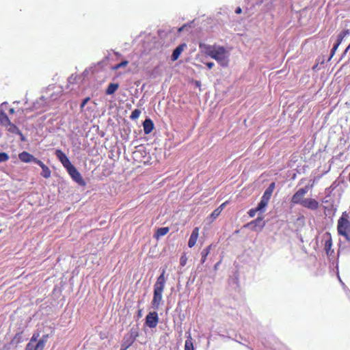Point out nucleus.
I'll return each mask as SVG.
<instances>
[{"label": "nucleus", "mask_w": 350, "mask_h": 350, "mask_svg": "<svg viewBox=\"0 0 350 350\" xmlns=\"http://www.w3.org/2000/svg\"><path fill=\"white\" fill-rule=\"evenodd\" d=\"M199 48L202 53L216 60L222 67H227L228 66L230 53L224 46L217 44L209 45L200 43Z\"/></svg>", "instance_id": "f257e3e1"}, {"label": "nucleus", "mask_w": 350, "mask_h": 350, "mask_svg": "<svg viewBox=\"0 0 350 350\" xmlns=\"http://www.w3.org/2000/svg\"><path fill=\"white\" fill-rule=\"evenodd\" d=\"M313 185H306L304 187L299 189L292 196L291 203L293 204L301 205L303 202L305 200V195L308 192L310 189L312 188Z\"/></svg>", "instance_id": "f03ea898"}, {"label": "nucleus", "mask_w": 350, "mask_h": 350, "mask_svg": "<svg viewBox=\"0 0 350 350\" xmlns=\"http://www.w3.org/2000/svg\"><path fill=\"white\" fill-rule=\"evenodd\" d=\"M137 336L138 332L136 329L132 328L129 333L124 335L121 344L120 350H126L133 344Z\"/></svg>", "instance_id": "7ed1b4c3"}, {"label": "nucleus", "mask_w": 350, "mask_h": 350, "mask_svg": "<svg viewBox=\"0 0 350 350\" xmlns=\"http://www.w3.org/2000/svg\"><path fill=\"white\" fill-rule=\"evenodd\" d=\"M49 334H45L36 342L33 344L32 342H28L25 350H43L45 345L48 340Z\"/></svg>", "instance_id": "20e7f679"}, {"label": "nucleus", "mask_w": 350, "mask_h": 350, "mask_svg": "<svg viewBox=\"0 0 350 350\" xmlns=\"http://www.w3.org/2000/svg\"><path fill=\"white\" fill-rule=\"evenodd\" d=\"M71 178L81 186H85V182L77 168L72 165L66 170Z\"/></svg>", "instance_id": "39448f33"}, {"label": "nucleus", "mask_w": 350, "mask_h": 350, "mask_svg": "<svg viewBox=\"0 0 350 350\" xmlns=\"http://www.w3.org/2000/svg\"><path fill=\"white\" fill-rule=\"evenodd\" d=\"M164 286H157L154 291V297L152 301V307L158 309L162 301V293Z\"/></svg>", "instance_id": "423d86ee"}, {"label": "nucleus", "mask_w": 350, "mask_h": 350, "mask_svg": "<svg viewBox=\"0 0 350 350\" xmlns=\"http://www.w3.org/2000/svg\"><path fill=\"white\" fill-rule=\"evenodd\" d=\"M323 241L324 242V250L327 256H331L334 253L332 247V238L331 233L329 232H325L323 237Z\"/></svg>", "instance_id": "0eeeda50"}, {"label": "nucleus", "mask_w": 350, "mask_h": 350, "mask_svg": "<svg viewBox=\"0 0 350 350\" xmlns=\"http://www.w3.org/2000/svg\"><path fill=\"white\" fill-rule=\"evenodd\" d=\"M158 321L159 318L157 312H149L146 317V325L150 328L157 327Z\"/></svg>", "instance_id": "6e6552de"}, {"label": "nucleus", "mask_w": 350, "mask_h": 350, "mask_svg": "<svg viewBox=\"0 0 350 350\" xmlns=\"http://www.w3.org/2000/svg\"><path fill=\"white\" fill-rule=\"evenodd\" d=\"M55 155L66 170L72 165L69 159L62 150H57L55 151Z\"/></svg>", "instance_id": "1a4fd4ad"}, {"label": "nucleus", "mask_w": 350, "mask_h": 350, "mask_svg": "<svg viewBox=\"0 0 350 350\" xmlns=\"http://www.w3.org/2000/svg\"><path fill=\"white\" fill-rule=\"evenodd\" d=\"M301 206L312 211H317L319 209L320 205L317 200L309 198L305 199Z\"/></svg>", "instance_id": "9d476101"}, {"label": "nucleus", "mask_w": 350, "mask_h": 350, "mask_svg": "<svg viewBox=\"0 0 350 350\" xmlns=\"http://www.w3.org/2000/svg\"><path fill=\"white\" fill-rule=\"evenodd\" d=\"M18 158L21 160V161L23 163L33 162L35 163H37V162L39 161L38 159L36 158L33 155L26 151L21 152L18 154Z\"/></svg>", "instance_id": "9b49d317"}, {"label": "nucleus", "mask_w": 350, "mask_h": 350, "mask_svg": "<svg viewBox=\"0 0 350 350\" xmlns=\"http://www.w3.org/2000/svg\"><path fill=\"white\" fill-rule=\"evenodd\" d=\"M265 225V221H263L262 217H258L256 219L252 221L250 223L247 224L245 226H253L252 229L254 231L257 230V227H259L260 230H262Z\"/></svg>", "instance_id": "f8f14e48"}, {"label": "nucleus", "mask_w": 350, "mask_h": 350, "mask_svg": "<svg viewBox=\"0 0 350 350\" xmlns=\"http://www.w3.org/2000/svg\"><path fill=\"white\" fill-rule=\"evenodd\" d=\"M275 183H271L269 185V186L267 187V189L265 190V191L264 192V193L261 198V200L269 202L270 200V198L272 196V193L275 189Z\"/></svg>", "instance_id": "ddd939ff"}, {"label": "nucleus", "mask_w": 350, "mask_h": 350, "mask_svg": "<svg viewBox=\"0 0 350 350\" xmlns=\"http://www.w3.org/2000/svg\"><path fill=\"white\" fill-rule=\"evenodd\" d=\"M187 44L185 43H183L181 44H179L173 51L172 55L171 56L172 61L174 62L177 60L182 52L184 51V49L186 48Z\"/></svg>", "instance_id": "4468645a"}, {"label": "nucleus", "mask_w": 350, "mask_h": 350, "mask_svg": "<svg viewBox=\"0 0 350 350\" xmlns=\"http://www.w3.org/2000/svg\"><path fill=\"white\" fill-rule=\"evenodd\" d=\"M198 235H199V228L196 227L193 230L191 234L189 237V241H188V246L190 248L193 247L196 245V241L198 238Z\"/></svg>", "instance_id": "2eb2a0df"}, {"label": "nucleus", "mask_w": 350, "mask_h": 350, "mask_svg": "<svg viewBox=\"0 0 350 350\" xmlns=\"http://www.w3.org/2000/svg\"><path fill=\"white\" fill-rule=\"evenodd\" d=\"M42 168L41 176L44 178H49L51 177V171L48 166H46L42 161L39 160L37 163Z\"/></svg>", "instance_id": "dca6fc26"}, {"label": "nucleus", "mask_w": 350, "mask_h": 350, "mask_svg": "<svg viewBox=\"0 0 350 350\" xmlns=\"http://www.w3.org/2000/svg\"><path fill=\"white\" fill-rule=\"evenodd\" d=\"M143 127L145 134L150 133L154 129L153 122L150 119H146L143 122Z\"/></svg>", "instance_id": "f3484780"}, {"label": "nucleus", "mask_w": 350, "mask_h": 350, "mask_svg": "<svg viewBox=\"0 0 350 350\" xmlns=\"http://www.w3.org/2000/svg\"><path fill=\"white\" fill-rule=\"evenodd\" d=\"M10 122H11V121L9 119L7 114L4 111H1L0 112V124H1V125L4 127H8V125L10 124Z\"/></svg>", "instance_id": "a211bd4d"}, {"label": "nucleus", "mask_w": 350, "mask_h": 350, "mask_svg": "<svg viewBox=\"0 0 350 350\" xmlns=\"http://www.w3.org/2000/svg\"><path fill=\"white\" fill-rule=\"evenodd\" d=\"M118 88H119L118 83H111L107 86L106 91H105V94L107 95H111L115 93V92L118 89Z\"/></svg>", "instance_id": "6ab92c4d"}, {"label": "nucleus", "mask_w": 350, "mask_h": 350, "mask_svg": "<svg viewBox=\"0 0 350 350\" xmlns=\"http://www.w3.org/2000/svg\"><path fill=\"white\" fill-rule=\"evenodd\" d=\"M185 350H195L193 343V339L189 334L185 342Z\"/></svg>", "instance_id": "aec40b11"}, {"label": "nucleus", "mask_w": 350, "mask_h": 350, "mask_svg": "<svg viewBox=\"0 0 350 350\" xmlns=\"http://www.w3.org/2000/svg\"><path fill=\"white\" fill-rule=\"evenodd\" d=\"M7 131L12 133L18 134L21 135H22V133L19 130V129L13 123L10 122V124L8 125V127H5Z\"/></svg>", "instance_id": "412c9836"}, {"label": "nucleus", "mask_w": 350, "mask_h": 350, "mask_svg": "<svg viewBox=\"0 0 350 350\" xmlns=\"http://www.w3.org/2000/svg\"><path fill=\"white\" fill-rule=\"evenodd\" d=\"M211 249V245L207 246L206 248L203 249V250L202 251V252H201V255H202L201 262L202 264L206 261L207 256L210 253Z\"/></svg>", "instance_id": "4be33fe9"}, {"label": "nucleus", "mask_w": 350, "mask_h": 350, "mask_svg": "<svg viewBox=\"0 0 350 350\" xmlns=\"http://www.w3.org/2000/svg\"><path fill=\"white\" fill-rule=\"evenodd\" d=\"M170 229L168 227H162L157 229L155 236L157 237H162L168 233Z\"/></svg>", "instance_id": "5701e85b"}, {"label": "nucleus", "mask_w": 350, "mask_h": 350, "mask_svg": "<svg viewBox=\"0 0 350 350\" xmlns=\"http://www.w3.org/2000/svg\"><path fill=\"white\" fill-rule=\"evenodd\" d=\"M349 33V29H345L343 31H342L338 35V37H337V40L336 42L341 44L342 40L344 39V38L347 36L348 34Z\"/></svg>", "instance_id": "b1692460"}, {"label": "nucleus", "mask_w": 350, "mask_h": 350, "mask_svg": "<svg viewBox=\"0 0 350 350\" xmlns=\"http://www.w3.org/2000/svg\"><path fill=\"white\" fill-rule=\"evenodd\" d=\"M269 202L261 200L260 202L258 203V206H256L257 210H258L260 212H263L265 211V207L267 206Z\"/></svg>", "instance_id": "393cba45"}, {"label": "nucleus", "mask_w": 350, "mask_h": 350, "mask_svg": "<svg viewBox=\"0 0 350 350\" xmlns=\"http://www.w3.org/2000/svg\"><path fill=\"white\" fill-rule=\"evenodd\" d=\"M141 113V111L138 109H135L133 110L130 116L131 119L135 120L137 119Z\"/></svg>", "instance_id": "a878e982"}, {"label": "nucleus", "mask_w": 350, "mask_h": 350, "mask_svg": "<svg viewBox=\"0 0 350 350\" xmlns=\"http://www.w3.org/2000/svg\"><path fill=\"white\" fill-rule=\"evenodd\" d=\"M10 159L9 155L6 152H0V163L5 162Z\"/></svg>", "instance_id": "bb28decb"}, {"label": "nucleus", "mask_w": 350, "mask_h": 350, "mask_svg": "<svg viewBox=\"0 0 350 350\" xmlns=\"http://www.w3.org/2000/svg\"><path fill=\"white\" fill-rule=\"evenodd\" d=\"M129 64V62L126 61V60H124V61H122V62H120V64H116L114 67H113V69L114 70H118L120 68H122V67H125L128 65Z\"/></svg>", "instance_id": "cd10ccee"}, {"label": "nucleus", "mask_w": 350, "mask_h": 350, "mask_svg": "<svg viewBox=\"0 0 350 350\" xmlns=\"http://www.w3.org/2000/svg\"><path fill=\"white\" fill-rule=\"evenodd\" d=\"M221 213V212L217 208L215 209L210 215L212 220L215 219L220 215Z\"/></svg>", "instance_id": "c85d7f7f"}, {"label": "nucleus", "mask_w": 350, "mask_h": 350, "mask_svg": "<svg viewBox=\"0 0 350 350\" xmlns=\"http://www.w3.org/2000/svg\"><path fill=\"white\" fill-rule=\"evenodd\" d=\"M164 273L165 271L163 270L161 275L158 278L156 284H163L165 283Z\"/></svg>", "instance_id": "c756f323"}, {"label": "nucleus", "mask_w": 350, "mask_h": 350, "mask_svg": "<svg viewBox=\"0 0 350 350\" xmlns=\"http://www.w3.org/2000/svg\"><path fill=\"white\" fill-rule=\"evenodd\" d=\"M340 44L337 42L334 44V45L333 46V48L332 49V51H331L330 58H332L334 55L336 51L337 50V49L338 48Z\"/></svg>", "instance_id": "7c9ffc66"}, {"label": "nucleus", "mask_w": 350, "mask_h": 350, "mask_svg": "<svg viewBox=\"0 0 350 350\" xmlns=\"http://www.w3.org/2000/svg\"><path fill=\"white\" fill-rule=\"evenodd\" d=\"M259 211L257 210V208H252L248 211V215L250 217H254L256 215V213Z\"/></svg>", "instance_id": "2f4dec72"}, {"label": "nucleus", "mask_w": 350, "mask_h": 350, "mask_svg": "<svg viewBox=\"0 0 350 350\" xmlns=\"http://www.w3.org/2000/svg\"><path fill=\"white\" fill-rule=\"evenodd\" d=\"M39 337V334H33L31 338L30 339V341L29 342H32L33 344H36V342L38 340V338Z\"/></svg>", "instance_id": "473e14b6"}, {"label": "nucleus", "mask_w": 350, "mask_h": 350, "mask_svg": "<svg viewBox=\"0 0 350 350\" xmlns=\"http://www.w3.org/2000/svg\"><path fill=\"white\" fill-rule=\"evenodd\" d=\"M90 100V97H87L85 99L83 100L82 103H81L80 108L81 109H83V107L85 106V105L88 103V102Z\"/></svg>", "instance_id": "72a5a7b5"}, {"label": "nucleus", "mask_w": 350, "mask_h": 350, "mask_svg": "<svg viewBox=\"0 0 350 350\" xmlns=\"http://www.w3.org/2000/svg\"><path fill=\"white\" fill-rule=\"evenodd\" d=\"M228 203V202L226 201L225 202L222 203L219 207H217V208L221 212Z\"/></svg>", "instance_id": "f704fd0d"}, {"label": "nucleus", "mask_w": 350, "mask_h": 350, "mask_svg": "<svg viewBox=\"0 0 350 350\" xmlns=\"http://www.w3.org/2000/svg\"><path fill=\"white\" fill-rule=\"evenodd\" d=\"M206 66L208 67V69H212L214 66V63L213 62H208L206 64Z\"/></svg>", "instance_id": "c9c22d12"}, {"label": "nucleus", "mask_w": 350, "mask_h": 350, "mask_svg": "<svg viewBox=\"0 0 350 350\" xmlns=\"http://www.w3.org/2000/svg\"><path fill=\"white\" fill-rule=\"evenodd\" d=\"M1 107L6 109L7 108L9 107V105L7 103H3L1 104Z\"/></svg>", "instance_id": "e433bc0d"}, {"label": "nucleus", "mask_w": 350, "mask_h": 350, "mask_svg": "<svg viewBox=\"0 0 350 350\" xmlns=\"http://www.w3.org/2000/svg\"><path fill=\"white\" fill-rule=\"evenodd\" d=\"M8 111H9V113H10V114H14V112H15V110H14V108H12V107H9V109H8Z\"/></svg>", "instance_id": "4c0bfd02"}, {"label": "nucleus", "mask_w": 350, "mask_h": 350, "mask_svg": "<svg viewBox=\"0 0 350 350\" xmlns=\"http://www.w3.org/2000/svg\"><path fill=\"white\" fill-rule=\"evenodd\" d=\"M242 12V10L240 7H238L236 10H235V13L237 14H241Z\"/></svg>", "instance_id": "58836bf2"}, {"label": "nucleus", "mask_w": 350, "mask_h": 350, "mask_svg": "<svg viewBox=\"0 0 350 350\" xmlns=\"http://www.w3.org/2000/svg\"><path fill=\"white\" fill-rule=\"evenodd\" d=\"M186 260H183V258L180 259V265L184 266L185 264Z\"/></svg>", "instance_id": "ea45409f"}, {"label": "nucleus", "mask_w": 350, "mask_h": 350, "mask_svg": "<svg viewBox=\"0 0 350 350\" xmlns=\"http://www.w3.org/2000/svg\"><path fill=\"white\" fill-rule=\"evenodd\" d=\"M349 49H350V44H349V46L345 49V52H347L349 50Z\"/></svg>", "instance_id": "a19ab883"}]
</instances>
